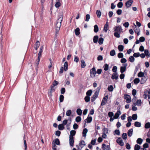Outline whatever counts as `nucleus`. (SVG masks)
<instances>
[{"mask_svg":"<svg viewBox=\"0 0 150 150\" xmlns=\"http://www.w3.org/2000/svg\"><path fill=\"white\" fill-rule=\"evenodd\" d=\"M74 140L73 137H69V144L71 146H74Z\"/></svg>","mask_w":150,"mask_h":150,"instance_id":"obj_16","label":"nucleus"},{"mask_svg":"<svg viewBox=\"0 0 150 150\" xmlns=\"http://www.w3.org/2000/svg\"><path fill=\"white\" fill-rule=\"evenodd\" d=\"M133 129H129L128 131L127 135L129 137H131L133 134Z\"/></svg>","mask_w":150,"mask_h":150,"instance_id":"obj_20","label":"nucleus"},{"mask_svg":"<svg viewBox=\"0 0 150 150\" xmlns=\"http://www.w3.org/2000/svg\"><path fill=\"white\" fill-rule=\"evenodd\" d=\"M117 142L120 146H123L124 145V143L123 142L122 139L121 137L118 138L116 140Z\"/></svg>","mask_w":150,"mask_h":150,"instance_id":"obj_8","label":"nucleus"},{"mask_svg":"<svg viewBox=\"0 0 150 150\" xmlns=\"http://www.w3.org/2000/svg\"><path fill=\"white\" fill-rule=\"evenodd\" d=\"M123 6V3L122 2L118 3L117 4V6L118 8H121Z\"/></svg>","mask_w":150,"mask_h":150,"instance_id":"obj_54","label":"nucleus"},{"mask_svg":"<svg viewBox=\"0 0 150 150\" xmlns=\"http://www.w3.org/2000/svg\"><path fill=\"white\" fill-rule=\"evenodd\" d=\"M143 139L141 138H138L137 140V143L139 144H142L143 142Z\"/></svg>","mask_w":150,"mask_h":150,"instance_id":"obj_28","label":"nucleus"},{"mask_svg":"<svg viewBox=\"0 0 150 150\" xmlns=\"http://www.w3.org/2000/svg\"><path fill=\"white\" fill-rule=\"evenodd\" d=\"M98 39V35L95 36L93 38V41L94 43H97Z\"/></svg>","mask_w":150,"mask_h":150,"instance_id":"obj_24","label":"nucleus"},{"mask_svg":"<svg viewBox=\"0 0 150 150\" xmlns=\"http://www.w3.org/2000/svg\"><path fill=\"white\" fill-rule=\"evenodd\" d=\"M64 96L63 95H61L59 96V101L60 102H63L64 99Z\"/></svg>","mask_w":150,"mask_h":150,"instance_id":"obj_45","label":"nucleus"},{"mask_svg":"<svg viewBox=\"0 0 150 150\" xmlns=\"http://www.w3.org/2000/svg\"><path fill=\"white\" fill-rule=\"evenodd\" d=\"M76 113L79 115H81L82 114V110L80 108H78L76 110Z\"/></svg>","mask_w":150,"mask_h":150,"instance_id":"obj_27","label":"nucleus"},{"mask_svg":"<svg viewBox=\"0 0 150 150\" xmlns=\"http://www.w3.org/2000/svg\"><path fill=\"white\" fill-rule=\"evenodd\" d=\"M81 67L82 68H84L86 66V64L85 63V61L84 60L82 59L81 60Z\"/></svg>","mask_w":150,"mask_h":150,"instance_id":"obj_21","label":"nucleus"},{"mask_svg":"<svg viewBox=\"0 0 150 150\" xmlns=\"http://www.w3.org/2000/svg\"><path fill=\"white\" fill-rule=\"evenodd\" d=\"M98 31V25H96L94 26V31L95 33H97Z\"/></svg>","mask_w":150,"mask_h":150,"instance_id":"obj_42","label":"nucleus"},{"mask_svg":"<svg viewBox=\"0 0 150 150\" xmlns=\"http://www.w3.org/2000/svg\"><path fill=\"white\" fill-rule=\"evenodd\" d=\"M81 117L80 116H77L76 117L75 120L77 122H79L81 120Z\"/></svg>","mask_w":150,"mask_h":150,"instance_id":"obj_51","label":"nucleus"},{"mask_svg":"<svg viewBox=\"0 0 150 150\" xmlns=\"http://www.w3.org/2000/svg\"><path fill=\"white\" fill-rule=\"evenodd\" d=\"M118 78V75L117 72H114L112 74L111 78L112 79H115L116 80Z\"/></svg>","mask_w":150,"mask_h":150,"instance_id":"obj_12","label":"nucleus"},{"mask_svg":"<svg viewBox=\"0 0 150 150\" xmlns=\"http://www.w3.org/2000/svg\"><path fill=\"white\" fill-rule=\"evenodd\" d=\"M123 66L120 67V72L121 73H123L126 70V67L127 66V64L125 63L123 64Z\"/></svg>","mask_w":150,"mask_h":150,"instance_id":"obj_7","label":"nucleus"},{"mask_svg":"<svg viewBox=\"0 0 150 150\" xmlns=\"http://www.w3.org/2000/svg\"><path fill=\"white\" fill-rule=\"evenodd\" d=\"M137 115L136 114H134L132 115V119L134 120H135L137 119Z\"/></svg>","mask_w":150,"mask_h":150,"instance_id":"obj_56","label":"nucleus"},{"mask_svg":"<svg viewBox=\"0 0 150 150\" xmlns=\"http://www.w3.org/2000/svg\"><path fill=\"white\" fill-rule=\"evenodd\" d=\"M135 26V29L134 30L135 32L136 33H137L140 32V30L139 28H137L136 25H134Z\"/></svg>","mask_w":150,"mask_h":150,"instance_id":"obj_53","label":"nucleus"},{"mask_svg":"<svg viewBox=\"0 0 150 150\" xmlns=\"http://www.w3.org/2000/svg\"><path fill=\"white\" fill-rule=\"evenodd\" d=\"M103 67L104 68V70L105 71H107L108 69L109 66L107 64H105L104 65Z\"/></svg>","mask_w":150,"mask_h":150,"instance_id":"obj_46","label":"nucleus"},{"mask_svg":"<svg viewBox=\"0 0 150 150\" xmlns=\"http://www.w3.org/2000/svg\"><path fill=\"white\" fill-rule=\"evenodd\" d=\"M143 96L144 99H146L148 97V99H150V88L149 91L146 90L144 92Z\"/></svg>","mask_w":150,"mask_h":150,"instance_id":"obj_3","label":"nucleus"},{"mask_svg":"<svg viewBox=\"0 0 150 150\" xmlns=\"http://www.w3.org/2000/svg\"><path fill=\"white\" fill-rule=\"evenodd\" d=\"M122 137L124 139H126L127 138V134L126 133H123L122 136Z\"/></svg>","mask_w":150,"mask_h":150,"instance_id":"obj_58","label":"nucleus"},{"mask_svg":"<svg viewBox=\"0 0 150 150\" xmlns=\"http://www.w3.org/2000/svg\"><path fill=\"white\" fill-rule=\"evenodd\" d=\"M119 135L120 134V132L119 130L116 129L114 132V134Z\"/></svg>","mask_w":150,"mask_h":150,"instance_id":"obj_60","label":"nucleus"},{"mask_svg":"<svg viewBox=\"0 0 150 150\" xmlns=\"http://www.w3.org/2000/svg\"><path fill=\"white\" fill-rule=\"evenodd\" d=\"M133 2L132 0H129L125 3V6L127 8H129L132 4Z\"/></svg>","mask_w":150,"mask_h":150,"instance_id":"obj_11","label":"nucleus"},{"mask_svg":"<svg viewBox=\"0 0 150 150\" xmlns=\"http://www.w3.org/2000/svg\"><path fill=\"white\" fill-rule=\"evenodd\" d=\"M147 80V78L145 76H143L142 77L141 80V82L142 83H144Z\"/></svg>","mask_w":150,"mask_h":150,"instance_id":"obj_36","label":"nucleus"},{"mask_svg":"<svg viewBox=\"0 0 150 150\" xmlns=\"http://www.w3.org/2000/svg\"><path fill=\"white\" fill-rule=\"evenodd\" d=\"M134 126L136 127H139L141 126V123L139 122H136L134 123Z\"/></svg>","mask_w":150,"mask_h":150,"instance_id":"obj_41","label":"nucleus"},{"mask_svg":"<svg viewBox=\"0 0 150 150\" xmlns=\"http://www.w3.org/2000/svg\"><path fill=\"white\" fill-rule=\"evenodd\" d=\"M98 94L97 93H95L92 97L91 100L92 102H93L97 98L98 96Z\"/></svg>","mask_w":150,"mask_h":150,"instance_id":"obj_15","label":"nucleus"},{"mask_svg":"<svg viewBox=\"0 0 150 150\" xmlns=\"http://www.w3.org/2000/svg\"><path fill=\"white\" fill-rule=\"evenodd\" d=\"M96 13L98 18H100V17L101 14V13L100 11L99 10H97Z\"/></svg>","mask_w":150,"mask_h":150,"instance_id":"obj_39","label":"nucleus"},{"mask_svg":"<svg viewBox=\"0 0 150 150\" xmlns=\"http://www.w3.org/2000/svg\"><path fill=\"white\" fill-rule=\"evenodd\" d=\"M125 99L126 100V102L127 103H130L131 101V98L129 95L125 94L124 96Z\"/></svg>","mask_w":150,"mask_h":150,"instance_id":"obj_6","label":"nucleus"},{"mask_svg":"<svg viewBox=\"0 0 150 150\" xmlns=\"http://www.w3.org/2000/svg\"><path fill=\"white\" fill-rule=\"evenodd\" d=\"M85 101L86 102H88L90 101V98L88 96H86L84 98Z\"/></svg>","mask_w":150,"mask_h":150,"instance_id":"obj_44","label":"nucleus"},{"mask_svg":"<svg viewBox=\"0 0 150 150\" xmlns=\"http://www.w3.org/2000/svg\"><path fill=\"white\" fill-rule=\"evenodd\" d=\"M64 70L65 71H67L68 69V63L67 62H65L64 65Z\"/></svg>","mask_w":150,"mask_h":150,"instance_id":"obj_29","label":"nucleus"},{"mask_svg":"<svg viewBox=\"0 0 150 150\" xmlns=\"http://www.w3.org/2000/svg\"><path fill=\"white\" fill-rule=\"evenodd\" d=\"M103 150H110V146L109 145H106L105 144H103L102 145Z\"/></svg>","mask_w":150,"mask_h":150,"instance_id":"obj_10","label":"nucleus"},{"mask_svg":"<svg viewBox=\"0 0 150 150\" xmlns=\"http://www.w3.org/2000/svg\"><path fill=\"white\" fill-rule=\"evenodd\" d=\"M71 111L70 110H68L66 112V115L67 116H69L71 114Z\"/></svg>","mask_w":150,"mask_h":150,"instance_id":"obj_55","label":"nucleus"},{"mask_svg":"<svg viewBox=\"0 0 150 150\" xmlns=\"http://www.w3.org/2000/svg\"><path fill=\"white\" fill-rule=\"evenodd\" d=\"M134 57L133 56H130L129 59V61L131 62H133L134 61Z\"/></svg>","mask_w":150,"mask_h":150,"instance_id":"obj_31","label":"nucleus"},{"mask_svg":"<svg viewBox=\"0 0 150 150\" xmlns=\"http://www.w3.org/2000/svg\"><path fill=\"white\" fill-rule=\"evenodd\" d=\"M115 54V52L114 50H112L110 52V55L112 56H114Z\"/></svg>","mask_w":150,"mask_h":150,"instance_id":"obj_35","label":"nucleus"},{"mask_svg":"<svg viewBox=\"0 0 150 150\" xmlns=\"http://www.w3.org/2000/svg\"><path fill=\"white\" fill-rule=\"evenodd\" d=\"M39 45L40 42L38 41H37L35 44L34 48L36 50H37L38 48L39 47Z\"/></svg>","mask_w":150,"mask_h":150,"instance_id":"obj_26","label":"nucleus"},{"mask_svg":"<svg viewBox=\"0 0 150 150\" xmlns=\"http://www.w3.org/2000/svg\"><path fill=\"white\" fill-rule=\"evenodd\" d=\"M121 114V112L120 110L118 111L115 115L114 116L115 119H117L118 118L120 115Z\"/></svg>","mask_w":150,"mask_h":150,"instance_id":"obj_14","label":"nucleus"},{"mask_svg":"<svg viewBox=\"0 0 150 150\" xmlns=\"http://www.w3.org/2000/svg\"><path fill=\"white\" fill-rule=\"evenodd\" d=\"M118 48L120 51H122L124 49V46L122 45H118Z\"/></svg>","mask_w":150,"mask_h":150,"instance_id":"obj_33","label":"nucleus"},{"mask_svg":"<svg viewBox=\"0 0 150 150\" xmlns=\"http://www.w3.org/2000/svg\"><path fill=\"white\" fill-rule=\"evenodd\" d=\"M96 141V139L92 140L91 142V144L93 145H94L95 144Z\"/></svg>","mask_w":150,"mask_h":150,"instance_id":"obj_63","label":"nucleus"},{"mask_svg":"<svg viewBox=\"0 0 150 150\" xmlns=\"http://www.w3.org/2000/svg\"><path fill=\"white\" fill-rule=\"evenodd\" d=\"M108 89L110 92L112 91L113 90V86L112 85L108 86Z\"/></svg>","mask_w":150,"mask_h":150,"instance_id":"obj_40","label":"nucleus"},{"mask_svg":"<svg viewBox=\"0 0 150 150\" xmlns=\"http://www.w3.org/2000/svg\"><path fill=\"white\" fill-rule=\"evenodd\" d=\"M59 83L58 82L55 80L54 81L52 84L51 86H52L53 88L55 89L56 88L55 87V86L57 85Z\"/></svg>","mask_w":150,"mask_h":150,"instance_id":"obj_23","label":"nucleus"},{"mask_svg":"<svg viewBox=\"0 0 150 150\" xmlns=\"http://www.w3.org/2000/svg\"><path fill=\"white\" fill-rule=\"evenodd\" d=\"M79 126L76 123L74 124L73 126V127L74 129H76L78 128Z\"/></svg>","mask_w":150,"mask_h":150,"instance_id":"obj_64","label":"nucleus"},{"mask_svg":"<svg viewBox=\"0 0 150 150\" xmlns=\"http://www.w3.org/2000/svg\"><path fill=\"white\" fill-rule=\"evenodd\" d=\"M103 133L107 134L108 132V129L107 128H104L103 129Z\"/></svg>","mask_w":150,"mask_h":150,"instance_id":"obj_57","label":"nucleus"},{"mask_svg":"<svg viewBox=\"0 0 150 150\" xmlns=\"http://www.w3.org/2000/svg\"><path fill=\"white\" fill-rule=\"evenodd\" d=\"M104 39L102 38H100L98 40V43L100 45L102 44L103 43Z\"/></svg>","mask_w":150,"mask_h":150,"instance_id":"obj_43","label":"nucleus"},{"mask_svg":"<svg viewBox=\"0 0 150 150\" xmlns=\"http://www.w3.org/2000/svg\"><path fill=\"white\" fill-rule=\"evenodd\" d=\"M114 31L115 32L114 33V36L117 38L120 37V34L122 32V29L121 26L119 25L116 26L114 28Z\"/></svg>","mask_w":150,"mask_h":150,"instance_id":"obj_2","label":"nucleus"},{"mask_svg":"<svg viewBox=\"0 0 150 150\" xmlns=\"http://www.w3.org/2000/svg\"><path fill=\"white\" fill-rule=\"evenodd\" d=\"M108 22H107L106 23V24H105L103 29V30L105 32H106L107 31L108 29Z\"/></svg>","mask_w":150,"mask_h":150,"instance_id":"obj_17","label":"nucleus"},{"mask_svg":"<svg viewBox=\"0 0 150 150\" xmlns=\"http://www.w3.org/2000/svg\"><path fill=\"white\" fill-rule=\"evenodd\" d=\"M90 18V15L89 14H87L86 16L85 21L87 22L88 21Z\"/></svg>","mask_w":150,"mask_h":150,"instance_id":"obj_47","label":"nucleus"},{"mask_svg":"<svg viewBox=\"0 0 150 150\" xmlns=\"http://www.w3.org/2000/svg\"><path fill=\"white\" fill-rule=\"evenodd\" d=\"M140 81V80L138 78H136L134 80V82L135 84L138 83Z\"/></svg>","mask_w":150,"mask_h":150,"instance_id":"obj_48","label":"nucleus"},{"mask_svg":"<svg viewBox=\"0 0 150 150\" xmlns=\"http://www.w3.org/2000/svg\"><path fill=\"white\" fill-rule=\"evenodd\" d=\"M76 133V131L74 130H71L70 132V134L69 136L70 137H73V136L75 135Z\"/></svg>","mask_w":150,"mask_h":150,"instance_id":"obj_22","label":"nucleus"},{"mask_svg":"<svg viewBox=\"0 0 150 150\" xmlns=\"http://www.w3.org/2000/svg\"><path fill=\"white\" fill-rule=\"evenodd\" d=\"M145 55H146L148 57H150V54L149 52V51L147 50H145L144 51Z\"/></svg>","mask_w":150,"mask_h":150,"instance_id":"obj_32","label":"nucleus"},{"mask_svg":"<svg viewBox=\"0 0 150 150\" xmlns=\"http://www.w3.org/2000/svg\"><path fill=\"white\" fill-rule=\"evenodd\" d=\"M88 132V129L86 128H84L83 129L82 132V135L83 137H85L86 136V134Z\"/></svg>","mask_w":150,"mask_h":150,"instance_id":"obj_18","label":"nucleus"},{"mask_svg":"<svg viewBox=\"0 0 150 150\" xmlns=\"http://www.w3.org/2000/svg\"><path fill=\"white\" fill-rule=\"evenodd\" d=\"M123 56V54L121 52L117 54V57L119 58H122Z\"/></svg>","mask_w":150,"mask_h":150,"instance_id":"obj_52","label":"nucleus"},{"mask_svg":"<svg viewBox=\"0 0 150 150\" xmlns=\"http://www.w3.org/2000/svg\"><path fill=\"white\" fill-rule=\"evenodd\" d=\"M145 127L146 129H148L150 127V123L148 122L145 124Z\"/></svg>","mask_w":150,"mask_h":150,"instance_id":"obj_50","label":"nucleus"},{"mask_svg":"<svg viewBox=\"0 0 150 150\" xmlns=\"http://www.w3.org/2000/svg\"><path fill=\"white\" fill-rule=\"evenodd\" d=\"M92 93V91L91 90H88L86 93V96H90L91 95Z\"/></svg>","mask_w":150,"mask_h":150,"instance_id":"obj_34","label":"nucleus"},{"mask_svg":"<svg viewBox=\"0 0 150 150\" xmlns=\"http://www.w3.org/2000/svg\"><path fill=\"white\" fill-rule=\"evenodd\" d=\"M61 6L60 0H56V3L55 6L56 8H58Z\"/></svg>","mask_w":150,"mask_h":150,"instance_id":"obj_19","label":"nucleus"},{"mask_svg":"<svg viewBox=\"0 0 150 150\" xmlns=\"http://www.w3.org/2000/svg\"><path fill=\"white\" fill-rule=\"evenodd\" d=\"M141 148L140 146L137 144H135L134 146V150H139Z\"/></svg>","mask_w":150,"mask_h":150,"instance_id":"obj_38","label":"nucleus"},{"mask_svg":"<svg viewBox=\"0 0 150 150\" xmlns=\"http://www.w3.org/2000/svg\"><path fill=\"white\" fill-rule=\"evenodd\" d=\"M144 75V74L142 71L140 72L138 74V76L139 77H142Z\"/></svg>","mask_w":150,"mask_h":150,"instance_id":"obj_61","label":"nucleus"},{"mask_svg":"<svg viewBox=\"0 0 150 150\" xmlns=\"http://www.w3.org/2000/svg\"><path fill=\"white\" fill-rule=\"evenodd\" d=\"M55 89L53 88L52 86H50V89H49L48 92V95L50 96H52V92L54 91Z\"/></svg>","mask_w":150,"mask_h":150,"instance_id":"obj_13","label":"nucleus"},{"mask_svg":"<svg viewBox=\"0 0 150 150\" xmlns=\"http://www.w3.org/2000/svg\"><path fill=\"white\" fill-rule=\"evenodd\" d=\"M64 125L62 124H60L58 126V128L59 129V130H63L64 129Z\"/></svg>","mask_w":150,"mask_h":150,"instance_id":"obj_30","label":"nucleus"},{"mask_svg":"<svg viewBox=\"0 0 150 150\" xmlns=\"http://www.w3.org/2000/svg\"><path fill=\"white\" fill-rule=\"evenodd\" d=\"M63 15L62 13H60L58 16L55 25V29L57 32H58L60 30L61 23L63 20Z\"/></svg>","mask_w":150,"mask_h":150,"instance_id":"obj_1","label":"nucleus"},{"mask_svg":"<svg viewBox=\"0 0 150 150\" xmlns=\"http://www.w3.org/2000/svg\"><path fill=\"white\" fill-rule=\"evenodd\" d=\"M55 143L57 145H59L60 144V142L58 139H56L54 140Z\"/></svg>","mask_w":150,"mask_h":150,"instance_id":"obj_62","label":"nucleus"},{"mask_svg":"<svg viewBox=\"0 0 150 150\" xmlns=\"http://www.w3.org/2000/svg\"><path fill=\"white\" fill-rule=\"evenodd\" d=\"M142 103V101L141 100H138L137 101L136 105L138 106H139L141 105Z\"/></svg>","mask_w":150,"mask_h":150,"instance_id":"obj_49","label":"nucleus"},{"mask_svg":"<svg viewBox=\"0 0 150 150\" xmlns=\"http://www.w3.org/2000/svg\"><path fill=\"white\" fill-rule=\"evenodd\" d=\"M96 74V69L95 67H94L90 70V76L92 78L94 77L95 76Z\"/></svg>","mask_w":150,"mask_h":150,"instance_id":"obj_5","label":"nucleus"},{"mask_svg":"<svg viewBox=\"0 0 150 150\" xmlns=\"http://www.w3.org/2000/svg\"><path fill=\"white\" fill-rule=\"evenodd\" d=\"M140 55V54L139 52L134 53L133 55V56L135 57H139Z\"/></svg>","mask_w":150,"mask_h":150,"instance_id":"obj_59","label":"nucleus"},{"mask_svg":"<svg viewBox=\"0 0 150 150\" xmlns=\"http://www.w3.org/2000/svg\"><path fill=\"white\" fill-rule=\"evenodd\" d=\"M92 120V118L91 117L88 116L87 118L85 120H87V122L88 123L91 122Z\"/></svg>","mask_w":150,"mask_h":150,"instance_id":"obj_37","label":"nucleus"},{"mask_svg":"<svg viewBox=\"0 0 150 150\" xmlns=\"http://www.w3.org/2000/svg\"><path fill=\"white\" fill-rule=\"evenodd\" d=\"M86 145V144L84 141H81L79 145H77L76 147L78 148V150H81Z\"/></svg>","mask_w":150,"mask_h":150,"instance_id":"obj_4","label":"nucleus"},{"mask_svg":"<svg viewBox=\"0 0 150 150\" xmlns=\"http://www.w3.org/2000/svg\"><path fill=\"white\" fill-rule=\"evenodd\" d=\"M108 98V96L107 95L105 96L103 98L102 101L101 103V105L103 106L106 104V102L107 101Z\"/></svg>","mask_w":150,"mask_h":150,"instance_id":"obj_9","label":"nucleus"},{"mask_svg":"<svg viewBox=\"0 0 150 150\" xmlns=\"http://www.w3.org/2000/svg\"><path fill=\"white\" fill-rule=\"evenodd\" d=\"M79 31L80 29L79 28H77L75 29L74 31L76 35L78 36L79 35L80 33Z\"/></svg>","mask_w":150,"mask_h":150,"instance_id":"obj_25","label":"nucleus"}]
</instances>
